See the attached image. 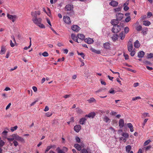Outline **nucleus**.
Wrapping results in <instances>:
<instances>
[{"label": "nucleus", "mask_w": 153, "mask_h": 153, "mask_svg": "<svg viewBox=\"0 0 153 153\" xmlns=\"http://www.w3.org/2000/svg\"><path fill=\"white\" fill-rule=\"evenodd\" d=\"M32 20L33 22L36 25L41 28H45V26L42 24V19L41 18H37V17H33Z\"/></svg>", "instance_id": "obj_1"}, {"label": "nucleus", "mask_w": 153, "mask_h": 153, "mask_svg": "<svg viewBox=\"0 0 153 153\" xmlns=\"http://www.w3.org/2000/svg\"><path fill=\"white\" fill-rule=\"evenodd\" d=\"M121 30L120 26L118 25L113 26L112 28L111 31L114 33H117L119 32Z\"/></svg>", "instance_id": "obj_2"}, {"label": "nucleus", "mask_w": 153, "mask_h": 153, "mask_svg": "<svg viewBox=\"0 0 153 153\" xmlns=\"http://www.w3.org/2000/svg\"><path fill=\"white\" fill-rule=\"evenodd\" d=\"M64 22L66 24L70 25L71 24V21L69 17L67 16H64L63 18Z\"/></svg>", "instance_id": "obj_3"}, {"label": "nucleus", "mask_w": 153, "mask_h": 153, "mask_svg": "<svg viewBox=\"0 0 153 153\" xmlns=\"http://www.w3.org/2000/svg\"><path fill=\"white\" fill-rule=\"evenodd\" d=\"M72 30L75 32H77L80 30V28L77 25H73L71 27Z\"/></svg>", "instance_id": "obj_4"}, {"label": "nucleus", "mask_w": 153, "mask_h": 153, "mask_svg": "<svg viewBox=\"0 0 153 153\" xmlns=\"http://www.w3.org/2000/svg\"><path fill=\"white\" fill-rule=\"evenodd\" d=\"M7 16L9 19L11 20L13 22H14L15 21L16 18V16L12 15L9 14H7Z\"/></svg>", "instance_id": "obj_5"}, {"label": "nucleus", "mask_w": 153, "mask_h": 153, "mask_svg": "<svg viewBox=\"0 0 153 153\" xmlns=\"http://www.w3.org/2000/svg\"><path fill=\"white\" fill-rule=\"evenodd\" d=\"M16 134H12L11 136V137L10 138H7V139L8 141L10 142L13 141L15 140H16Z\"/></svg>", "instance_id": "obj_6"}, {"label": "nucleus", "mask_w": 153, "mask_h": 153, "mask_svg": "<svg viewBox=\"0 0 153 153\" xmlns=\"http://www.w3.org/2000/svg\"><path fill=\"white\" fill-rule=\"evenodd\" d=\"M16 140H17L18 141H20L22 143H25V140L22 137H20L18 134H16Z\"/></svg>", "instance_id": "obj_7"}, {"label": "nucleus", "mask_w": 153, "mask_h": 153, "mask_svg": "<svg viewBox=\"0 0 153 153\" xmlns=\"http://www.w3.org/2000/svg\"><path fill=\"white\" fill-rule=\"evenodd\" d=\"M73 7L72 5L71 4L67 5L65 7V10L67 11H71L73 9Z\"/></svg>", "instance_id": "obj_8"}, {"label": "nucleus", "mask_w": 153, "mask_h": 153, "mask_svg": "<svg viewBox=\"0 0 153 153\" xmlns=\"http://www.w3.org/2000/svg\"><path fill=\"white\" fill-rule=\"evenodd\" d=\"M118 4V2L115 1H112L109 3V5L113 7L117 6Z\"/></svg>", "instance_id": "obj_9"}, {"label": "nucleus", "mask_w": 153, "mask_h": 153, "mask_svg": "<svg viewBox=\"0 0 153 153\" xmlns=\"http://www.w3.org/2000/svg\"><path fill=\"white\" fill-rule=\"evenodd\" d=\"M81 128L80 125H77L75 126L74 127V129L77 132H78Z\"/></svg>", "instance_id": "obj_10"}, {"label": "nucleus", "mask_w": 153, "mask_h": 153, "mask_svg": "<svg viewBox=\"0 0 153 153\" xmlns=\"http://www.w3.org/2000/svg\"><path fill=\"white\" fill-rule=\"evenodd\" d=\"M85 41L86 43L88 44H91L93 43L94 42L93 39L90 38L86 39H85Z\"/></svg>", "instance_id": "obj_11"}, {"label": "nucleus", "mask_w": 153, "mask_h": 153, "mask_svg": "<svg viewBox=\"0 0 153 153\" xmlns=\"http://www.w3.org/2000/svg\"><path fill=\"white\" fill-rule=\"evenodd\" d=\"M130 43H129L128 45V50L129 52L131 51L132 50L133 45L131 43V42L129 40Z\"/></svg>", "instance_id": "obj_12"}, {"label": "nucleus", "mask_w": 153, "mask_h": 153, "mask_svg": "<svg viewBox=\"0 0 153 153\" xmlns=\"http://www.w3.org/2000/svg\"><path fill=\"white\" fill-rule=\"evenodd\" d=\"M123 15L122 13H118L116 14L117 19L118 20H121L123 17Z\"/></svg>", "instance_id": "obj_13"}, {"label": "nucleus", "mask_w": 153, "mask_h": 153, "mask_svg": "<svg viewBox=\"0 0 153 153\" xmlns=\"http://www.w3.org/2000/svg\"><path fill=\"white\" fill-rule=\"evenodd\" d=\"M145 55V53L143 51H139L137 54V56L138 58H142Z\"/></svg>", "instance_id": "obj_14"}, {"label": "nucleus", "mask_w": 153, "mask_h": 153, "mask_svg": "<svg viewBox=\"0 0 153 153\" xmlns=\"http://www.w3.org/2000/svg\"><path fill=\"white\" fill-rule=\"evenodd\" d=\"M40 14V12L39 11H35L34 12H33L31 13V15L33 17H37V15H39Z\"/></svg>", "instance_id": "obj_15"}, {"label": "nucleus", "mask_w": 153, "mask_h": 153, "mask_svg": "<svg viewBox=\"0 0 153 153\" xmlns=\"http://www.w3.org/2000/svg\"><path fill=\"white\" fill-rule=\"evenodd\" d=\"M124 124V121L123 120L120 119L119 121V126L120 128L123 127Z\"/></svg>", "instance_id": "obj_16"}, {"label": "nucleus", "mask_w": 153, "mask_h": 153, "mask_svg": "<svg viewBox=\"0 0 153 153\" xmlns=\"http://www.w3.org/2000/svg\"><path fill=\"white\" fill-rule=\"evenodd\" d=\"M71 37L72 39L78 43L80 42H79L78 40L77 37L75 35L72 34L71 35Z\"/></svg>", "instance_id": "obj_17"}, {"label": "nucleus", "mask_w": 153, "mask_h": 153, "mask_svg": "<svg viewBox=\"0 0 153 153\" xmlns=\"http://www.w3.org/2000/svg\"><path fill=\"white\" fill-rule=\"evenodd\" d=\"M140 44L139 41L137 40L134 43V46L136 48H138L140 46Z\"/></svg>", "instance_id": "obj_18"}, {"label": "nucleus", "mask_w": 153, "mask_h": 153, "mask_svg": "<svg viewBox=\"0 0 153 153\" xmlns=\"http://www.w3.org/2000/svg\"><path fill=\"white\" fill-rule=\"evenodd\" d=\"M95 115V114L94 112H91L88 115L85 116V117H88L89 118H93Z\"/></svg>", "instance_id": "obj_19"}, {"label": "nucleus", "mask_w": 153, "mask_h": 153, "mask_svg": "<svg viewBox=\"0 0 153 153\" xmlns=\"http://www.w3.org/2000/svg\"><path fill=\"white\" fill-rule=\"evenodd\" d=\"M111 23L114 26L117 25L118 23V20L117 19H113L111 21Z\"/></svg>", "instance_id": "obj_20"}, {"label": "nucleus", "mask_w": 153, "mask_h": 153, "mask_svg": "<svg viewBox=\"0 0 153 153\" xmlns=\"http://www.w3.org/2000/svg\"><path fill=\"white\" fill-rule=\"evenodd\" d=\"M87 119L85 117H83L81 118L79 120V123L80 124L83 125L85 123Z\"/></svg>", "instance_id": "obj_21"}, {"label": "nucleus", "mask_w": 153, "mask_h": 153, "mask_svg": "<svg viewBox=\"0 0 153 153\" xmlns=\"http://www.w3.org/2000/svg\"><path fill=\"white\" fill-rule=\"evenodd\" d=\"M110 44L109 42H107L104 43L103 44V46L104 48L106 49H109L110 48Z\"/></svg>", "instance_id": "obj_22"}, {"label": "nucleus", "mask_w": 153, "mask_h": 153, "mask_svg": "<svg viewBox=\"0 0 153 153\" xmlns=\"http://www.w3.org/2000/svg\"><path fill=\"white\" fill-rule=\"evenodd\" d=\"M148 29L147 27H145L142 29V33L143 35H146L147 34Z\"/></svg>", "instance_id": "obj_23"}, {"label": "nucleus", "mask_w": 153, "mask_h": 153, "mask_svg": "<svg viewBox=\"0 0 153 153\" xmlns=\"http://www.w3.org/2000/svg\"><path fill=\"white\" fill-rule=\"evenodd\" d=\"M74 147L78 151L81 150L82 147L81 146L78 144H75L74 145Z\"/></svg>", "instance_id": "obj_24"}, {"label": "nucleus", "mask_w": 153, "mask_h": 153, "mask_svg": "<svg viewBox=\"0 0 153 153\" xmlns=\"http://www.w3.org/2000/svg\"><path fill=\"white\" fill-rule=\"evenodd\" d=\"M125 36V33L122 32L121 33H120L119 34V37L120 38V39L123 40Z\"/></svg>", "instance_id": "obj_25"}, {"label": "nucleus", "mask_w": 153, "mask_h": 153, "mask_svg": "<svg viewBox=\"0 0 153 153\" xmlns=\"http://www.w3.org/2000/svg\"><path fill=\"white\" fill-rule=\"evenodd\" d=\"M77 37L78 38L82 40H83L85 37V36L84 35L81 34H78L77 35Z\"/></svg>", "instance_id": "obj_26"}, {"label": "nucleus", "mask_w": 153, "mask_h": 153, "mask_svg": "<svg viewBox=\"0 0 153 153\" xmlns=\"http://www.w3.org/2000/svg\"><path fill=\"white\" fill-rule=\"evenodd\" d=\"M151 24V22L149 21H144L143 22V24L146 26H149Z\"/></svg>", "instance_id": "obj_27"}, {"label": "nucleus", "mask_w": 153, "mask_h": 153, "mask_svg": "<svg viewBox=\"0 0 153 153\" xmlns=\"http://www.w3.org/2000/svg\"><path fill=\"white\" fill-rule=\"evenodd\" d=\"M90 50L92 52L97 54H100L101 53L100 51L99 50H96L95 49H94L92 48H91Z\"/></svg>", "instance_id": "obj_28"}, {"label": "nucleus", "mask_w": 153, "mask_h": 153, "mask_svg": "<svg viewBox=\"0 0 153 153\" xmlns=\"http://www.w3.org/2000/svg\"><path fill=\"white\" fill-rule=\"evenodd\" d=\"M128 127L130 128V131L131 132H132L133 131V127L132 124L130 123H128L127 124Z\"/></svg>", "instance_id": "obj_29"}, {"label": "nucleus", "mask_w": 153, "mask_h": 153, "mask_svg": "<svg viewBox=\"0 0 153 153\" xmlns=\"http://www.w3.org/2000/svg\"><path fill=\"white\" fill-rule=\"evenodd\" d=\"M126 151L127 152L129 153L130 150L131 149V145H128L126 147Z\"/></svg>", "instance_id": "obj_30"}, {"label": "nucleus", "mask_w": 153, "mask_h": 153, "mask_svg": "<svg viewBox=\"0 0 153 153\" xmlns=\"http://www.w3.org/2000/svg\"><path fill=\"white\" fill-rule=\"evenodd\" d=\"M103 120L106 123H110V120L106 116H104Z\"/></svg>", "instance_id": "obj_31"}, {"label": "nucleus", "mask_w": 153, "mask_h": 153, "mask_svg": "<svg viewBox=\"0 0 153 153\" xmlns=\"http://www.w3.org/2000/svg\"><path fill=\"white\" fill-rule=\"evenodd\" d=\"M8 133V131H6L4 130L2 133V134L3 135V137L4 138H7V133Z\"/></svg>", "instance_id": "obj_32"}, {"label": "nucleus", "mask_w": 153, "mask_h": 153, "mask_svg": "<svg viewBox=\"0 0 153 153\" xmlns=\"http://www.w3.org/2000/svg\"><path fill=\"white\" fill-rule=\"evenodd\" d=\"M6 52L5 48L4 47H2L1 50L0 52V54L2 55L4 54Z\"/></svg>", "instance_id": "obj_33"}, {"label": "nucleus", "mask_w": 153, "mask_h": 153, "mask_svg": "<svg viewBox=\"0 0 153 153\" xmlns=\"http://www.w3.org/2000/svg\"><path fill=\"white\" fill-rule=\"evenodd\" d=\"M56 151L58 153H65L63 150L60 149L59 147H58L56 148Z\"/></svg>", "instance_id": "obj_34"}, {"label": "nucleus", "mask_w": 153, "mask_h": 153, "mask_svg": "<svg viewBox=\"0 0 153 153\" xmlns=\"http://www.w3.org/2000/svg\"><path fill=\"white\" fill-rule=\"evenodd\" d=\"M136 30L138 31H140L142 28V27L141 26L139 25L138 26H137L136 27H135Z\"/></svg>", "instance_id": "obj_35"}, {"label": "nucleus", "mask_w": 153, "mask_h": 153, "mask_svg": "<svg viewBox=\"0 0 153 153\" xmlns=\"http://www.w3.org/2000/svg\"><path fill=\"white\" fill-rule=\"evenodd\" d=\"M149 117L150 116L149 115V114L148 113H143L142 114V118H145L146 117Z\"/></svg>", "instance_id": "obj_36"}, {"label": "nucleus", "mask_w": 153, "mask_h": 153, "mask_svg": "<svg viewBox=\"0 0 153 153\" xmlns=\"http://www.w3.org/2000/svg\"><path fill=\"white\" fill-rule=\"evenodd\" d=\"M5 144V143L1 139V138L0 137V147H2Z\"/></svg>", "instance_id": "obj_37"}, {"label": "nucleus", "mask_w": 153, "mask_h": 153, "mask_svg": "<svg viewBox=\"0 0 153 153\" xmlns=\"http://www.w3.org/2000/svg\"><path fill=\"white\" fill-rule=\"evenodd\" d=\"M118 37V35L116 34L112 37L111 38L114 41H115L117 39Z\"/></svg>", "instance_id": "obj_38"}, {"label": "nucleus", "mask_w": 153, "mask_h": 153, "mask_svg": "<svg viewBox=\"0 0 153 153\" xmlns=\"http://www.w3.org/2000/svg\"><path fill=\"white\" fill-rule=\"evenodd\" d=\"M122 136L124 137L125 138H128L129 136V135L127 133L123 132L122 134Z\"/></svg>", "instance_id": "obj_39"}, {"label": "nucleus", "mask_w": 153, "mask_h": 153, "mask_svg": "<svg viewBox=\"0 0 153 153\" xmlns=\"http://www.w3.org/2000/svg\"><path fill=\"white\" fill-rule=\"evenodd\" d=\"M95 101V100L93 97H91L90 99L88 100V101L89 103H91Z\"/></svg>", "instance_id": "obj_40"}, {"label": "nucleus", "mask_w": 153, "mask_h": 153, "mask_svg": "<svg viewBox=\"0 0 153 153\" xmlns=\"http://www.w3.org/2000/svg\"><path fill=\"white\" fill-rule=\"evenodd\" d=\"M77 54L78 55H80L81 56L83 59H85L84 57L85 56V55L84 54L82 53H79L78 52H77Z\"/></svg>", "instance_id": "obj_41"}, {"label": "nucleus", "mask_w": 153, "mask_h": 153, "mask_svg": "<svg viewBox=\"0 0 153 153\" xmlns=\"http://www.w3.org/2000/svg\"><path fill=\"white\" fill-rule=\"evenodd\" d=\"M153 57V54L152 53H150L147 54V58L148 59H150Z\"/></svg>", "instance_id": "obj_42"}, {"label": "nucleus", "mask_w": 153, "mask_h": 153, "mask_svg": "<svg viewBox=\"0 0 153 153\" xmlns=\"http://www.w3.org/2000/svg\"><path fill=\"white\" fill-rule=\"evenodd\" d=\"M129 29L128 27H125L124 28V31H125V33H128L129 31Z\"/></svg>", "instance_id": "obj_43"}, {"label": "nucleus", "mask_w": 153, "mask_h": 153, "mask_svg": "<svg viewBox=\"0 0 153 153\" xmlns=\"http://www.w3.org/2000/svg\"><path fill=\"white\" fill-rule=\"evenodd\" d=\"M18 127L17 126H15L14 127H11L10 128V130L12 131H13L17 129Z\"/></svg>", "instance_id": "obj_44"}, {"label": "nucleus", "mask_w": 153, "mask_h": 153, "mask_svg": "<svg viewBox=\"0 0 153 153\" xmlns=\"http://www.w3.org/2000/svg\"><path fill=\"white\" fill-rule=\"evenodd\" d=\"M151 142V141L150 140H148L146 141L144 143V146H146L148 145L149 143H150Z\"/></svg>", "instance_id": "obj_45"}, {"label": "nucleus", "mask_w": 153, "mask_h": 153, "mask_svg": "<svg viewBox=\"0 0 153 153\" xmlns=\"http://www.w3.org/2000/svg\"><path fill=\"white\" fill-rule=\"evenodd\" d=\"M143 63L146 65H150L151 64V63L149 61L147 60L143 61Z\"/></svg>", "instance_id": "obj_46"}, {"label": "nucleus", "mask_w": 153, "mask_h": 153, "mask_svg": "<svg viewBox=\"0 0 153 153\" xmlns=\"http://www.w3.org/2000/svg\"><path fill=\"white\" fill-rule=\"evenodd\" d=\"M131 20V17L130 16H128L125 19V21L126 22H128L130 21Z\"/></svg>", "instance_id": "obj_47"}, {"label": "nucleus", "mask_w": 153, "mask_h": 153, "mask_svg": "<svg viewBox=\"0 0 153 153\" xmlns=\"http://www.w3.org/2000/svg\"><path fill=\"white\" fill-rule=\"evenodd\" d=\"M121 8L120 7H118L117 8L114 9V11L115 12H118L120 11Z\"/></svg>", "instance_id": "obj_48"}, {"label": "nucleus", "mask_w": 153, "mask_h": 153, "mask_svg": "<svg viewBox=\"0 0 153 153\" xmlns=\"http://www.w3.org/2000/svg\"><path fill=\"white\" fill-rule=\"evenodd\" d=\"M46 13L47 14V15L49 17H50V16H51V13L50 10L49 8H48V12H47Z\"/></svg>", "instance_id": "obj_49"}, {"label": "nucleus", "mask_w": 153, "mask_h": 153, "mask_svg": "<svg viewBox=\"0 0 153 153\" xmlns=\"http://www.w3.org/2000/svg\"><path fill=\"white\" fill-rule=\"evenodd\" d=\"M42 55L44 57H47L48 56L49 54L48 52L45 51L42 53Z\"/></svg>", "instance_id": "obj_50"}, {"label": "nucleus", "mask_w": 153, "mask_h": 153, "mask_svg": "<svg viewBox=\"0 0 153 153\" xmlns=\"http://www.w3.org/2000/svg\"><path fill=\"white\" fill-rule=\"evenodd\" d=\"M130 52H131L130 53V55L131 56H134L135 53V51L134 50H133Z\"/></svg>", "instance_id": "obj_51"}, {"label": "nucleus", "mask_w": 153, "mask_h": 153, "mask_svg": "<svg viewBox=\"0 0 153 153\" xmlns=\"http://www.w3.org/2000/svg\"><path fill=\"white\" fill-rule=\"evenodd\" d=\"M141 97H133L132 98V100L133 101H135L136 100H137L139 99H140Z\"/></svg>", "instance_id": "obj_52"}, {"label": "nucleus", "mask_w": 153, "mask_h": 153, "mask_svg": "<svg viewBox=\"0 0 153 153\" xmlns=\"http://www.w3.org/2000/svg\"><path fill=\"white\" fill-rule=\"evenodd\" d=\"M81 152L82 153H88L87 150L85 149H83L81 150Z\"/></svg>", "instance_id": "obj_53"}, {"label": "nucleus", "mask_w": 153, "mask_h": 153, "mask_svg": "<svg viewBox=\"0 0 153 153\" xmlns=\"http://www.w3.org/2000/svg\"><path fill=\"white\" fill-rule=\"evenodd\" d=\"M13 143L14 144V145L16 147L18 145V143L16 140H13Z\"/></svg>", "instance_id": "obj_54"}, {"label": "nucleus", "mask_w": 153, "mask_h": 153, "mask_svg": "<svg viewBox=\"0 0 153 153\" xmlns=\"http://www.w3.org/2000/svg\"><path fill=\"white\" fill-rule=\"evenodd\" d=\"M75 139H76V142L77 143H80V138L79 137H76Z\"/></svg>", "instance_id": "obj_55"}, {"label": "nucleus", "mask_w": 153, "mask_h": 153, "mask_svg": "<svg viewBox=\"0 0 153 153\" xmlns=\"http://www.w3.org/2000/svg\"><path fill=\"white\" fill-rule=\"evenodd\" d=\"M148 119H145V120H144V121L143 123L142 124V125H143L142 127L143 128H144V126H145V124L146 123V122H147V121H148Z\"/></svg>", "instance_id": "obj_56"}, {"label": "nucleus", "mask_w": 153, "mask_h": 153, "mask_svg": "<svg viewBox=\"0 0 153 153\" xmlns=\"http://www.w3.org/2000/svg\"><path fill=\"white\" fill-rule=\"evenodd\" d=\"M31 41H30V45H29L28 47H24V49L25 50H27V49H28V48H30V47L31 46Z\"/></svg>", "instance_id": "obj_57"}, {"label": "nucleus", "mask_w": 153, "mask_h": 153, "mask_svg": "<svg viewBox=\"0 0 153 153\" xmlns=\"http://www.w3.org/2000/svg\"><path fill=\"white\" fill-rule=\"evenodd\" d=\"M52 115V114L51 112H48L46 113L45 114V115L47 117H49L51 116Z\"/></svg>", "instance_id": "obj_58"}, {"label": "nucleus", "mask_w": 153, "mask_h": 153, "mask_svg": "<svg viewBox=\"0 0 153 153\" xmlns=\"http://www.w3.org/2000/svg\"><path fill=\"white\" fill-rule=\"evenodd\" d=\"M152 16V13L150 12H149L147 13V17L148 18H150Z\"/></svg>", "instance_id": "obj_59"}, {"label": "nucleus", "mask_w": 153, "mask_h": 153, "mask_svg": "<svg viewBox=\"0 0 153 153\" xmlns=\"http://www.w3.org/2000/svg\"><path fill=\"white\" fill-rule=\"evenodd\" d=\"M51 149V147L50 146H48L47 147L45 151V153H46V152H48V151L49 150Z\"/></svg>", "instance_id": "obj_60"}, {"label": "nucleus", "mask_w": 153, "mask_h": 153, "mask_svg": "<svg viewBox=\"0 0 153 153\" xmlns=\"http://www.w3.org/2000/svg\"><path fill=\"white\" fill-rule=\"evenodd\" d=\"M76 112L79 113H80L82 112V111L81 109L79 108H77L76 109Z\"/></svg>", "instance_id": "obj_61"}, {"label": "nucleus", "mask_w": 153, "mask_h": 153, "mask_svg": "<svg viewBox=\"0 0 153 153\" xmlns=\"http://www.w3.org/2000/svg\"><path fill=\"white\" fill-rule=\"evenodd\" d=\"M10 44L11 47H13L14 46L15 44L13 43L12 41L11 40H10Z\"/></svg>", "instance_id": "obj_62"}, {"label": "nucleus", "mask_w": 153, "mask_h": 153, "mask_svg": "<svg viewBox=\"0 0 153 153\" xmlns=\"http://www.w3.org/2000/svg\"><path fill=\"white\" fill-rule=\"evenodd\" d=\"M109 92L110 93L112 94H114L115 93L114 92V91L112 89H111L110 90H109Z\"/></svg>", "instance_id": "obj_63"}, {"label": "nucleus", "mask_w": 153, "mask_h": 153, "mask_svg": "<svg viewBox=\"0 0 153 153\" xmlns=\"http://www.w3.org/2000/svg\"><path fill=\"white\" fill-rule=\"evenodd\" d=\"M124 56L125 57L126 59H128V54L124 53Z\"/></svg>", "instance_id": "obj_64"}]
</instances>
